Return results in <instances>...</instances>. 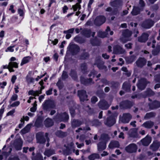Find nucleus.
Listing matches in <instances>:
<instances>
[{"instance_id": "1", "label": "nucleus", "mask_w": 160, "mask_h": 160, "mask_svg": "<svg viewBox=\"0 0 160 160\" xmlns=\"http://www.w3.org/2000/svg\"><path fill=\"white\" fill-rule=\"evenodd\" d=\"M43 109L46 111H49L50 109L54 108L56 107L55 101L53 100H45L42 105Z\"/></svg>"}, {"instance_id": "2", "label": "nucleus", "mask_w": 160, "mask_h": 160, "mask_svg": "<svg viewBox=\"0 0 160 160\" xmlns=\"http://www.w3.org/2000/svg\"><path fill=\"white\" fill-rule=\"evenodd\" d=\"M54 120L57 122H67L69 119V116L66 112L58 113L55 117Z\"/></svg>"}, {"instance_id": "3", "label": "nucleus", "mask_w": 160, "mask_h": 160, "mask_svg": "<svg viewBox=\"0 0 160 160\" xmlns=\"http://www.w3.org/2000/svg\"><path fill=\"white\" fill-rule=\"evenodd\" d=\"M23 142L20 138L16 139L13 143V147L17 150H19L21 149Z\"/></svg>"}, {"instance_id": "4", "label": "nucleus", "mask_w": 160, "mask_h": 160, "mask_svg": "<svg viewBox=\"0 0 160 160\" xmlns=\"http://www.w3.org/2000/svg\"><path fill=\"white\" fill-rule=\"evenodd\" d=\"M37 142L40 144L44 143L46 141V138L44 137V134L42 132H39L36 135Z\"/></svg>"}, {"instance_id": "5", "label": "nucleus", "mask_w": 160, "mask_h": 160, "mask_svg": "<svg viewBox=\"0 0 160 160\" xmlns=\"http://www.w3.org/2000/svg\"><path fill=\"white\" fill-rule=\"evenodd\" d=\"M68 48L69 51L73 55L76 54L80 50L79 47L78 45L74 44L70 45Z\"/></svg>"}, {"instance_id": "6", "label": "nucleus", "mask_w": 160, "mask_h": 160, "mask_svg": "<svg viewBox=\"0 0 160 160\" xmlns=\"http://www.w3.org/2000/svg\"><path fill=\"white\" fill-rule=\"evenodd\" d=\"M148 83H149V82L147 81L145 79L142 78L139 80L137 86L139 89L142 90L145 88Z\"/></svg>"}, {"instance_id": "7", "label": "nucleus", "mask_w": 160, "mask_h": 160, "mask_svg": "<svg viewBox=\"0 0 160 160\" xmlns=\"http://www.w3.org/2000/svg\"><path fill=\"white\" fill-rule=\"evenodd\" d=\"M106 21L105 18L103 16L97 17L94 21V24L97 26H99L103 24Z\"/></svg>"}, {"instance_id": "8", "label": "nucleus", "mask_w": 160, "mask_h": 160, "mask_svg": "<svg viewBox=\"0 0 160 160\" xmlns=\"http://www.w3.org/2000/svg\"><path fill=\"white\" fill-rule=\"evenodd\" d=\"M132 116L129 113H125L123 114L122 117L120 118V120L123 123H128L132 118Z\"/></svg>"}, {"instance_id": "9", "label": "nucleus", "mask_w": 160, "mask_h": 160, "mask_svg": "<svg viewBox=\"0 0 160 160\" xmlns=\"http://www.w3.org/2000/svg\"><path fill=\"white\" fill-rule=\"evenodd\" d=\"M137 149V145L134 143L131 144L126 147L125 148L126 151L130 153L136 152Z\"/></svg>"}, {"instance_id": "10", "label": "nucleus", "mask_w": 160, "mask_h": 160, "mask_svg": "<svg viewBox=\"0 0 160 160\" xmlns=\"http://www.w3.org/2000/svg\"><path fill=\"white\" fill-rule=\"evenodd\" d=\"M110 32V34L112 35L113 34V32L112 31H110V29L109 26H108L107 29L105 32L101 31L99 32L98 33V36L101 38H104L107 36L108 34V32Z\"/></svg>"}, {"instance_id": "11", "label": "nucleus", "mask_w": 160, "mask_h": 160, "mask_svg": "<svg viewBox=\"0 0 160 160\" xmlns=\"http://www.w3.org/2000/svg\"><path fill=\"white\" fill-rule=\"evenodd\" d=\"M98 107L102 110L107 109L110 106L108 102L104 100H100L98 104Z\"/></svg>"}, {"instance_id": "12", "label": "nucleus", "mask_w": 160, "mask_h": 160, "mask_svg": "<svg viewBox=\"0 0 160 160\" xmlns=\"http://www.w3.org/2000/svg\"><path fill=\"white\" fill-rule=\"evenodd\" d=\"M113 52L115 54H120L124 53L125 50L119 45H116L113 47Z\"/></svg>"}, {"instance_id": "13", "label": "nucleus", "mask_w": 160, "mask_h": 160, "mask_svg": "<svg viewBox=\"0 0 160 160\" xmlns=\"http://www.w3.org/2000/svg\"><path fill=\"white\" fill-rule=\"evenodd\" d=\"M147 61L144 58H139L136 62L137 66L139 68H142L146 63Z\"/></svg>"}, {"instance_id": "14", "label": "nucleus", "mask_w": 160, "mask_h": 160, "mask_svg": "<svg viewBox=\"0 0 160 160\" xmlns=\"http://www.w3.org/2000/svg\"><path fill=\"white\" fill-rule=\"evenodd\" d=\"M78 95L81 101H83L84 100H87V95L85 91L83 90L78 91Z\"/></svg>"}, {"instance_id": "15", "label": "nucleus", "mask_w": 160, "mask_h": 160, "mask_svg": "<svg viewBox=\"0 0 160 160\" xmlns=\"http://www.w3.org/2000/svg\"><path fill=\"white\" fill-rule=\"evenodd\" d=\"M154 24V22L151 19L147 20L144 21L142 25V27L145 28H150Z\"/></svg>"}, {"instance_id": "16", "label": "nucleus", "mask_w": 160, "mask_h": 160, "mask_svg": "<svg viewBox=\"0 0 160 160\" xmlns=\"http://www.w3.org/2000/svg\"><path fill=\"white\" fill-rule=\"evenodd\" d=\"M151 140V138L148 135L144 138L141 140V142L143 145L148 146L150 143Z\"/></svg>"}, {"instance_id": "17", "label": "nucleus", "mask_w": 160, "mask_h": 160, "mask_svg": "<svg viewBox=\"0 0 160 160\" xmlns=\"http://www.w3.org/2000/svg\"><path fill=\"white\" fill-rule=\"evenodd\" d=\"M115 123V120L113 117L111 116L107 118L105 124L109 127L112 126Z\"/></svg>"}, {"instance_id": "18", "label": "nucleus", "mask_w": 160, "mask_h": 160, "mask_svg": "<svg viewBox=\"0 0 160 160\" xmlns=\"http://www.w3.org/2000/svg\"><path fill=\"white\" fill-rule=\"evenodd\" d=\"M149 35L147 33H144L138 38V41L141 42H145L148 39Z\"/></svg>"}, {"instance_id": "19", "label": "nucleus", "mask_w": 160, "mask_h": 160, "mask_svg": "<svg viewBox=\"0 0 160 160\" xmlns=\"http://www.w3.org/2000/svg\"><path fill=\"white\" fill-rule=\"evenodd\" d=\"M160 146V142L157 141L153 142L150 146V149L153 151L158 150Z\"/></svg>"}, {"instance_id": "20", "label": "nucleus", "mask_w": 160, "mask_h": 160, "mask_svg": "<svg viewBox=\"0 0 160 160\" xmlns=\"http://www.w3.org/2000/svg\"><path fill=\"white\" fill-rule=\"evenodd\" d=\"M71 123L72 126L73 128L79 127L82 124L81 121L74 119L72 120Z\"/></svg>"}, {"instance_id": "21", "label": "nucleus", "mask_w": 160, "mask_h": 160, "mask_svg": "<svg viewBox=\"0 0 160 160\" xmlns=\"http://www.w3.org/2000/svg\"><path fill=\"white\" fill-rule=\"evenodd\" d=\"M80 30L81 31V33L83 35L88 38L90 37L91 33L90 30L86 29H83L82 28H81Z\"/></svg>"}, {"instance_id": "22", "label": "nucleus", "mask_w": 160, "mask_h": 160, "mask_svg": "<svg viewBox=\"0 0 160 160\" xmlns=\"http://www.w3.org/2000/svg\"><path fill=\"white\" fill-rule=\"evenodd\" d=\"M154 123L151 121H148L144 122L142 125V126L147 128H150L154 125Z\"/></svg>"}, {"instance_id": "23", "label": "nucleus", "mask_w": 160, "mask_h": 160, "mask_svg": "<svg viewBox=\"0 0 160 160\" xmlns=\"http://www.w3.org/2000/svg\"><path fill=\"white\" fill-rule=\"evenodd\" d=\"M9 71L11 72H14V70L13 68H18V64L16 62H9Z\"/></svg>"}, {"instance_id": "24", "label": "nucleus", "mask_w": 160, "mask_h": 160, "mask_svg": "<svg viewBox=\"0 0 160 160\" xmlns=\"http://www.w3.org/2000/svg\"><path fill=\"white\" fill-rule=\"evenodd\" d=\"M131 85L129 82H124L122 86V89L126 92H128L130 90Z\"/></svg>"}, {"instance_id": "25", "label": "nucleus", "mask_w": 160, "mask_h": 160, "mask_svg": "<svg viewBox=\"0 0 160 160\" xmlns=\"http://www.w3.org/2000/svg\"><path fill=\"white\" fill-rule=\"evenodd\" d=\"M110 137L107 134H103L101 135L100 140L106 143L109 140Z\"/></svg>"}, {"instance_id": "26", "label": "nucleus", "mask_w": 160, "mask_h": 160, "mask_svg": "<svg viewBox=\"0 0 160 160\" xmlns=\"http://www.w3.org/2000/svg\"><path fill=\"white\" fill-rule=\"evenodd\" d=\"M119 146V143L118 141H112L110 142L108 147L110 148H118Z\"/></svg>"}, {"instance_id": "27", "label": "nucleus", "mask_w": 160, "mask_h": 160, "mask_svg": "<svg viewBox=\"0 0 160 160\" xmlns=\"http://www.w3.org/2000/svg\"><path fill=\"white\" fill-rule=\"evenodd\" d=\"M106 143L100 141V142L98 144V151H102L106 148Z\"/></svg>"}, {"instance_id": "28", "label": "nucleus", "mask_w": 160, "mask_h": 160, "mask_svg": "<svg viewBox=\"0 0 160 160\" xmlns=\"http://www.w3.org/2000/svg\"><path fill=\"white\" fill-rule=\"evenodd\" d=\"M55 153V151L53 149H46L44 152V154L48 157L50 156Z\"/></svg>"}, {"instance_id": "29", "label": "nucleus", "mask_w": 160, "mask_h": 160, "mask_svg": "<svg viewBox=\"0 0 160 160\" xmlns=\"http://www.w3.org/2000/svg\"><path fill=\"white\" fill-rule=\"evenodd\" d=\"M8 152H3L2 153V155H0V160H2L3 159V157H4L6 159L7 157L8 156L9 154L12 151V149L11 148H8Z\"/></svg>"}, {"instance_id": "30", "label": "nucleus", "mask_w": 160, "mask_h": 160, "mask_svg": "<svg viewBox=\"0 0 160 160\" xmlns=\"http://www.w3.org/2000/svg\"><path fill=\"white\" fill-rule=\"evenodd\" d=\"M85 49H82V51L83 52L81 54L80 57L81 59H85L88 58L89 54L88 52H85Z\"/></svg>"}, {"instance_id": "31", "label": "nucleus", "mask_w": 160, "mask_h": 160, "mask_svg": "<svg viewBox=\"0 0 160 160\" xmlns=\"http://www.w3.org/2000/svg\"><path fill=\"white\" fill-rule=\"evenodd\" d=\"M122 3V2L120 0H116L110 2V5L113 7H118Z\"/></svg>"}, {"instance_id": "32", "label": "nucleus", "mask_w": 160, "mask_h": 160, "mask_svg": "<svg viewBox=\"0 0 160 160\" xmlns=\"http://www.w3.org/2000/svg\"><path fill=\"white\" fill-rule=\"evenodd\" d=\"M31 125L30 124H28L23 129L21 130L20 132L22 134H25L29 132L31 128Z\"/></svg>"}, {"instance_id": "33", "label": "nucleus", "mask_w": 160, "mask_h": 160, "mask_svg": "<svg viewBox=\"0 0 160 160\" xmlns=\"http://www.w3.org/2000/svg\"><path fill=\"white\" fill-rule=\"evenodd\" d=\"M140 10L141 9L139 7H134L131 12V13L133 15H136L140 13Z\"/></svg>"}, {"instance_id": "34", "label": "nucleus", "mask_w": 160, "mask_h": 160, "mask_svg": "<svg viewBox=\"0 0 160 160\" xmlns=\"http://www.w3.org/2000/svg\"><path fill=\"white\" fill-rule=\"evenodd\" d=\"M136 129L131 130L129 131V135L130 137L133 138H137L138 137V134L136 132Z\"/></svg>"}, {"instance_id": "35", "label": "nucleus", "mask_w": 160, "mask_h": 160, "mask_svg": "<svg viewBox=\"0 0 160 160\" xmlns=\"http://www.w3.org/2000/svg\"><path fill=\"white\" fill-rule=\"evenodd\" d=\"M100 156L98 153H93L90 155L88 157V158L89 160H95L96 159H99Z\"/></svg>"}, {"instance_id": "36", "label": "nucleus", "mask_w": 160, "mask_h": 160, "mask_svg": "<svg viewBox=\"0 0 160 160\" xmlns=\"http://www.w3.org/2000/svg\"><path fill=\"white\" fill-rule=\"evenodd\" d=\"M44 124L46 127H48L52 126L53 122L51 119L47 118L45 121Z\"/></svg>"}, {"instance_id": "37", "label": "nucleus", "mask_w": 160, "mask_h": 160, "mask_svg": "<svg viewBox=\"0 0 160 160\" xmlns=\"http://www.w3.org/2000/svg\"><path fill=\"white\" fill-rule=\"evenodd\" d=\"M132 34V32L128 29L124 31L122 33L123 36L127 38L130 37Z\"/></svg>"}, {"instance_id": "38", "label": "nucleus", "mask_w": 160, "mask_h": 160, "mask_svg": "<svg viewBox=\"0 0 160 160\" xmlns=\"http://www.w3.org/2000/svg\"><path fill=\"white\" fill-rule=\"evenodd\" d=\"M156 114L154 112H151L150 113H147L144 117L145 119H148L154 117Z\"/></svg>"}, {"instance_id": "39", "label": "nucleus", "mask_w": 160, "mask_h": 160, "mask_svg": "<svg viewBox=\"0 0 160 160\" xmlns=\"http://www.w3.org/2000/svg\"><path fill=\"white\" fill-rule=\"evenodd\" d=\"M56 135L60 137H63L67 135V133L62 131H58L56 132Z\"/></svg>"}, {"instance_id": "40", "label": "nucleus", "mask_w": 160, "mask_h": 160, "mask_svg": "<svg viewBox=\"0 0 160 160\" xmlns=\"http://www.w3.org/2000/svg\"><path fill=\"white\" fill-rule=\"evenodd\" d=\"M69 75L74 80H76L77 78V74L75 70H72Z\"/></svg>"}, {"instance_id": "41", "label": "nucleus", "mask_w": 160, "mask_h": 160, "mask_svg": "<svg viewBox=\"0 0 160 160\" xmlns=\"http://www.w3.org/2000/svg\"><path fill=\"white\" fill-rule=\"evenodd\" d=\"M31 59V57L29 56L26 57L24 58L22 60V62L21 63V65L22 66L24 64L28 63Z\"/></svg>"}, {"instance_id": "42", "label": "nucleus", "mask_w": 160, "mask_h": 160, "mask_svg": "<svg viewBox=\"0 0 160 160\" xmlns=\"http://www.w3.org/2000/svg\"><path fill=\"white\" fill-rule=\"evenodd\" d=\"M41 93V91H33V90H31L29 91L28 94L34 96H38L39 94Z\"/></svg>"}, {"instance_id": "43", "label": "nucleus", "mask_w": 160, "mask_h": 160, "mask_svg": "<svg viewBox=\"0 0 160 160\" xmlns=\"http://www.w3.org/2000/svg\"><path fill=\"white\" fill-rule=\"evenodd\" d=\"M92 80L91 78L89 79H86L84 78H82L81 79V82L82 83L85 84L87 85L92 83Z\"/></svg>"}, {"instance_id": "44", "label": "nucleus", "mask_w": 160, "mask_h": 160, "mask_svg": "<svg viewBox=\"0 0 160 160\" xmlns=\"http://www.w3.org/2000/svg\"><path fill=\"white\" fill-rule=\"evenodd\" d=\"M136 58V56L135 55H132L127 57L126 58V61L129 63H132L135 60Z\"/></svg>"}, {"instance_id": "45", "label": "nucleus", "mask_w": 160, "mask_h": 160, "mask_svg": "<svg viewBox=\"0 0 160 160\" xmlns=\"http://www.w3.org/2000/svg\"><path fill=\"white\" fill-rule=\"evenodd\" d=\"M132 106V103L130 101H126L124 102V106L126 108H130Z\"/></svg>"}, {"instance_id": "46", "label": "nucleus", "mask_w": 160, "mask_h": 160, "mask_svg": "<svg viewBox=\"0 0 160 160\" xmlns=\"http://www.w3.org/2000/svg\"><path fill=\"white\" fill-rule=\"evenodd\" d=\"M152 105H153V106L152 107L151 105H150V108L152 109L157 108L160 106V103L158 101H155L153 102Z\"/></svg>"}, {"instance_id": "47", "label": "nucleus", "mask_w": 160, "mask_h": 160, "mask_svg": "<svg viewBox=\"0 0 160 160\" xmlns=\"http://www.w3.org/2000/svg\"><path fill=\"white\" fill-rule=\"evenodd\" d=\"M90 42L93 46H99L100 45V42L99 41H98L96 38L91 40Z\"/></svg>"}, {"instance_id": "48", "label": "nucleus", "mask_w": 160, "mask_h": 160, "mask_svg": "<svg viewBox=\"0 0 160 160\" xmlns=\"http://www.w3.org/2000/svg\"><path fill=\"white\" fill-rule=\"evenodd\" d=\"M95 65H97L98 67L100 69H104L105 71H107V67L104 65H103V64H100L99 63H98V62H96L95 64Z\"/></svg>"}, {"instance_id": "49", "label": "nucleus", "mask_w": 160, "mask_h": 160, "mask_svg": "<svg viewBox=\"0 0 160 160\" xmlns=\"http://www.w3.org/2000/svg\"><path fill=\"white\" fill-rule=\"evenodd\" d=\"M80 68L83 72H85L87 70V68L86 64L85 63H83L81 64Z\"/></svg>"}, {"instance_id": "50", "label": "nucleus", "mask_w": 160, "mask_h": 160, "mask_svg": "<svg viewBox=\"0 0 160 160\" xmlns=\"http://www.w3.org/2000/svg\"><path fill=\"white\" fill-rule=\"evenodd\" d=\"M18 98V96L17 94H14L11 97L10 100L9 101V102L11 103L12 101H16Z\"/></svg>"}, {"instance_id": "51", "label": "nucleus", "mask_w": 160, "mask_h": 160, "mask_svg": "<svg viewBox=\"0 0 160 160\" xmlns=\"http://www.w3.org/2000/svg\"><path fill=\"white\" fill-rule=\"evenodd\" d=\"M72 8L74 11H76L78 9L79 10L81 9V5L79 4V3H76L72 6Z\"/></svg>"}, {"instance_id": "52", "label": "nucleus", "mask_w": 160, "mask_h": 160, "mask_svg": "<svg viewBox=\"0 0 160 160\" xmlns=\"http://www.w3.org/2000/svg\"><path fill=\"white\" fill-rule=\"evenodd\" d=\"M145 4L144 2L142 0H139V8L141 9H142L145 6Z\"/></svg>"}, {"instance_id": "53", "label": "nucleus", "mask_w": 160, "mask_h": 160, "mask_svg": "<svg viewBox=\"0 0 160 160\" xmlns=\"http://www.w3.org/2000/svg\"><path fill=\"white\" fill-rule=\"evenodd\" d=\"M147 95L151 96L154 94V92L150 89H148L145 92Z\"/></svg>"}, {"instance_id": "54", "label": "nucleus", "mask_w": 160, "mask_h": 160, "mask_svg": "<svg viewBox=\"0 0 160 160\" xmlns=\"http://www.w3.org/2000/svg\"><path fill=\"white\" fill-rule=\"evenodd\" d=\"M98 96L100 98H103L105 97V94L103 92V91H100L97 93Z\"/></svg>"}, {"instance_id": "55", "label": "nucleus", "mask_w": 160, "mask_h": 160, "mask_svg": "<svg viewBox=\"0 0 160 160\" xmlns=\"http://www.w3.org/2000/svg\"><path fill=\"white\" fill-rule=\"evenodd\" d=\"M68 75L67 72L65 71H63L62 75V79L63 80H65L68 78Z\"/></svg>"}, {"instance_id": "56", "label": "nucleus", "mask_w": 160, "mask_h": 160, "mask_svg": "<svg viewBox=\"0 0 160 160\" xmlns=\"http://www.w3.org/2000/svg\"><path fill=\"white\" fill-rule=\"evenodd\" d=\"M127 38L123 36L122 38H120V41L123 43H125L128 41L131 40V39L129 38Z\"/></svg>"}, {"instance_id": "57", "label": "nucleus", "mask_w": 160, "mask_h": 160, "mask_svg": "<svg viewBox=\"0 0 160 160\" xmlns=\"http://www.w3.org/2000/svg\"><path fill=\"white\" fill-rule=\"evenodd\" d=\"M26 79L27 82H33L34 80V79L30 77L28 75L26 76Z\"/></svg>"}, {"instance_id": "58", "label": "nucleus", "mask_w": 160, "mask_h": 160, "mask_svg": "<svg viewBox=\"0 0 160 160\" xmlns=\"http://www.w3.org/2000/svg\"><path fill=\"white\" fill-rule=\"evenodd\" d=\"M56 85L60 89H61L63 88V85L61 83L60 80H59L58 82L57 83Z\"/></svg>"}, {"instance_id": "59", "label": "nucleus", "mask_w": 160, "mask_h": 160, "mask_svg": "<svg viewBox=\"0 0 160 160\" xmlns=\"http://www.w3.org/2000/svg\"><path fill=\"white\" fill-rule=\"evenodd\" d=\"M20 102L19 101H16L10 105L11 107H15L18 106L20 104Z\"/></svg>"}, {"instance_id": "60", "label": "nucleus", "mask_w": 160, "mask_h": 160, "mask_svg": "<svg viewBox=\"0 0 160 160\" xmlns=\"http://www.w3.org/2000/svg\"><path fill=\"white\" fill-rule=\"evenodd\" d=\"M98 100V98L95 96L93 97L91 99V102L92 103H95Z\"/></svg>"}, {"instance_id": "61", "label": "nucleus", "mask_w": 160, "mask_h": 160, "mask_svg": "<svg viewBox=\"0 0 160 160\" xmlns=\"http://www.w3.org/2000/svg\"><path fill=\"white\" fill-rule=\"evenodd\" d=\"M15 46L13 45V46H11L8 47L7 49L6 50V52H8V51H9L10 52H13L14 51V49L12 48H13Z\"/></svg>"}, {"instance_id": "62", "label": "nucleus", "mask_w": 160, "mask_h": 160, "mask_svg": "<svg viewBox=\"0 0 160 160\" xmlns=\"http://www.w3.org/2000/svg\"><path fill=\"white\" fill-rule=\"evenodd\" d=\"M86 138V137L85 135H81L80 136L79 139L81 142H83Z\"/></svg>"}, {"instance_id": "63", "label": "nucleus", "mask_w": 160, "mask_h": 160, "mask_svg": "<svg viewBox=\"0 0 160 160\" xmlns=\"http://www.w3.org/2000/svg\"><path fill=\"white\" fill-rule=\"evenodd\" d=\"M155 80L157 82H160V74L156 75L155 77Z\"/></svg>"}, {"instance_id": "64", "label": "nucleus", "mask_w": 160, "mask_h": 160, "mask_svg": "<svg viewBox=\"0 0 160 160\" xmlns=\"http://www.w3.org/2000/svg\"><path fill=\"white\" fill-rule=\"evenodd\" d=\"M132 44L131 43H129L125 45V47L127 49H131L132 48Z\"/></svg>"}]
</instances>
